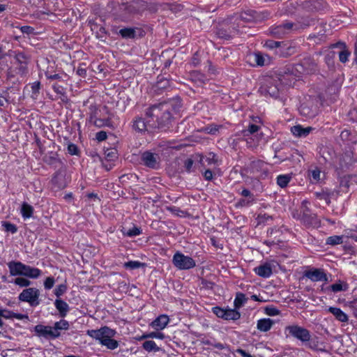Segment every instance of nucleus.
I'll use <instances>...</instances> for the list:
<instances>
[{
  "instance_id": "nucleus-1",
  "label": "nucleus",
  "mask_w": 357,
  "mask_h": 357,
  "mask_svg": "<svg viewBox=\"0 0 357 357\" xmlns=\"http://www.w3.org/2000/svg\"><path fill=\"white\" fill-rule=\"evenodd\" d=\"M8 267L10 275L24 276L16 278L14 280V284L20 287H28L31 284V282L24 277L37 279L41 275L42 273L39 268L26 265L20 261H10L8 264Z\"/></svg>"
},
{
  "instance_id": "nucleus-2",
  "label": "nucleus",
  "mask_w": 357,
  "mask_h": 357,
  "mask_svg": "<svg viewBox=\"0 0 357 357\" xmlns=\"http://www.w3.org/2000/svg\"><path fill=\"white\" fill-rule=\"evenodd\" d=\"M116 333V332L114 330L107 326H103L96 330H88L86 331V334L89 336L98 341L100 344L109 350H114L119 346V342L114 339Z\"/></svg>"
},
{
  "instance_id": "nucleus-3",
  "label": "nucleus",
  "mask_w": 357,
  "mask_h": 357,
  "mask_svg": "<svg viewBox=\"0 0 357 357\" xmlns=\"http://www.w3.org/2000/svg\"><path fill=\"white\" fill-rule=\"evenodd\" d=\"M147 116H154L158 121V126L165 125L170 119L171 114L167 104L153 106L146 112Z\"/></svg>"
},
{
  "instance_id": "nucleus-4",
  "label": "nucleus",
  "mask_w": 357,
  "mask_h": 357,
  "mask_svg": "<svg viewBox=\"0 0 357 357\" xmlns=\"http://www.w3.org/2000/svg\"><path fill=\"white\" fill-rule=\"evenodd\" d=\"M109 121L110 116L105 107L95 108L90 116V122L98 128L109 126Z\"/></svg>"
},
{
  "instance_id": "nucleus-5",
  "label": "nucleus",
  "mask_w": 357,
  "mask_h": 357,
  "mask_svg": "<svg viewBox=\"0 0 357 357\" xmlns=\"http://www.w3.org/2000/svg\"><path fill=\"white\" fill-rule=\"evenodd\" d=\"M40 291L35 287L24 289L18 296L21 302L28 303L30 306L35 307L40 304Z\"/></svg>"
},
{
  "instance_id": "nucleus-6",
  "label": "nucleus",
  "mask_w": 357,
  "mask_h": 357,
  "mask_svg": "<svg viewBox=\"0 0 357 357\" xmlns=\"http://www.w3.org/2000/svg\"><path fill=\"white\" fill-rule=\"evenodd\" d=\"M172 263L178 270H189L196 266V262L192 257L185 256L181 252H176L174 255Z\"/></svg>"
},
{
  "instance_id": "nucleus-7",
  "label": "nucleus",
  "mask_w": 357,
  "mask_h": 357,
  "mask_svg": "<svg viewBox=\"0 0 357 357\" xmlns=\"http://www.w3.org/2000/svg\"><path fill=\"white\" fill-rule=\"evenodd\" d=\"M285 331L288 332L289 335L301 342H305L310 340L311 335L310 332L307 329L298 325L288 326L285 328Z\"/></svg>"
},
{
  "instance_id": "nucleus-8",
  "label": "nucleus",
  "mask_w": 357,
  "mask_h": 357,
  "mask_svg": "<svg viewBox=\"0 0 357 357\" xmlns=\"http://www.w3.org/2000/svg\"><path fill=\"white\" fill-rule=\"evenodd\" d=\"M259 130V127L257 125H250L247 130L243 131V136L246 137L247 144L250 147H255L258 145L259 140L262 137V135H255Z\"/></svg>"
},
{
  "instance_id": "nucleus-9",
  "label": "nucleus",
  "mask_w": 357,
  "mask_h": 357,
  "mask_svg": "<svg viewBox=\"0 0 357 357\" xmlns=\"http://www.w3.org/2000/svg\"><path fill=\"white\" fill-rule=\"evenodd\" d=\"M304 275L312 282L327 281V275L322 269L312 268L305 272Z\"/></svg>"
},
{
  "instance_id": "nucleus-10",
  "label": "nucleus",
  "mask_w": 357,
  "mask_h": 357,
  "mask_svg": "<svg viewBox=\"0 0 357 357\" xmlns=\"http://www.w3.org/2000/svg\"><path fill=\"white\" fill-rule=\"evenodd\" d=\"M34 331L38 337L47 339L57 338V334L54 333L52 326L38 324L34 327Z\"/></svg>"
},
{
  "instance_id": "nucleus-11",
  "label": "nucleus",
  "mask_w": 357,
  "mask_h": 357,
  "mask_svg": "<svg viewBox=\"0 0 357 357\" xmlns=\"http://www.w3.org/2000/svg\"><path fill=\"white\" fill-rule=\"evenodd\" d=\"M169 323V317L166 314H160L150 323L149 326L155 331H161L167 327Z\"/></svg>"
},
{
  "instance_id": "nucleus-12",
  "label": "nucleus",
  "mask_w": 357,
  "mask_h": 357,
  "mask_svg": "<svg viewBox=\"0 0 357 357\" xmlns=\"http://www.w3.org/2000/svg\"><path fill=\"white\" fill-rule=\"evenodd\" d=\"M149 121H146L144 119L139 117L133 122V129L139 132H144L149 130Z\"/></svg>"
},
{
  "instance_id": "nucleus-13",
  "label": "nucleus",
  "mask_w": 357,
  "mask_h": 357,
  "mask_svg": "<svg viewBox=\"0 0 357 357\" xmlns=\"http://www.w3.org/2000/svg\"><path fill=\"white\" fill-rule=\"evenodd\" d=\"M328 311L331 313L337 320L341 322L348 321V316L340 308L336 307H329Z\"/></svg>"
},
{
  "instance_id": "nucleus-14",
  "label": "nucleus",
  "mask_w": 357,
  "mask_h": 357,
  "mask_svg": "<svg viewBox=\"0 0 357 357\" xmlns=\"http://www.w3.org/2000/svg\"><path fill=\"white\" fill-rule=\"evenodd\" d=\"M353 181V177L351 176H345L341 178L340 185L337 189V194L342 195L347 193L350 185V182Z\"/></svg>"
},
{
  "instance_id": "nucleus-15",
  "label": "nucleus",
  "mask_w": 357,
  "mask_h": 357,
  "mask_svg": "<svg viewBox=\"0 0 357 357\" xmlns=\"http://www.w3.org/2000/svg\"><path fill=\"white\" fill-rule=\"evenodd\" d=\"M255 273L262 278H269L272 274V268L269 264H264L254 269Z\"/></svg>"
},
{
  "instance_id": "nucleus-16",
  "label": "nucleus",
  "mask_w": 357,
  "mask_h": 357,
  "mask_svg": "<svg viewBox=\"0 0 357 357\" xmlns=\"http://www.w3.org/2000/svg\"><path fill=\"white\" fill-rule=\"evenodd\" d=\"M250 59L252 60L257 66H263L270 63V57L267 55H262L260 53H255L250 56Z\"/></svg>"
},
{
  "instance_id": "nucleus-17",
  "label": "nucleus",
  "mask_w": 357,
  "mask_h": 357,
  "mask_svg": "<svg viewBox=\"0 0 357 357\" xmlns=\"http://www.w3.org/2000/svg\"><path fill=\"white\" fill-rule=\"evenodd\" d=\"M274 324V321L269 318L261 319L257 321V328L261 332L268 331Z\"/></svg>"
},
{
  "instance_id": "nucleus-18",
  "label": "nucleus",
  "mask_w": 357,
  "mask_h": 357,
  "mask_svg": "<svg viewBox=\"0 0 357 357\" xmlns=\"http://www.w3.org/2000/svg\"><path fill=\"white\" fill-rule=\"evenodd\" d=\"M54 306L59 311L61 317H64L66 316L69 310V306L66 301L57 298L54 301Z\"/></svg>"
},
{
  "instance_id": "nucleus-19",
  "label": "nucleus",
  "mask_w": 357,
  "mask_h": 357,
  "mask_svg": "<svg viewBox=\"0 0 357 357\" xmlns=\"http://www.w3.org/2000/svg\"><path fill=\"white\" fill-rule=\"evenodd\" d=\"M69 323L68 321L65 319H61L59 321L54 323V326H52L54 333L57 334V337H59L61 335V331H67L69 329Z\"/></svg>"
},
{
  "instance_id": "nucleus-20",
  "label": "nucleus",
  "mask_w": 357,
  "mask_h": 357,
  "mask_svg": "<svg viewBox=\"0 0 357 357\" xmlns=\"http://www.w3.org/2000/svg\"><path fill=\"white\" fill-rule=\"evenodd\" d=\"M312 130V128L311 127L303 128L300 125L293 126L291 128L292 134L296 137H305L311 132Z\"/></svg>"
},
{
  "instance_id": "nucleus-21",
  "label": "nucleus",
  "mask_w": 357,
  "mask_h": 357,
  "mask_svg": "<svg viewBox=\"0 0 357 357\" xmlns=\"http://www.w3.org/2000/svg\"><path fill=\"white\" fill-rule=\"evenodd\" d=\"M142 160L145 165L152 168L155 167L158 164L155 155L149 152L143 153Z\"/></svg>"
},
{
  "instance_id": "nucleus-22",
  "label": "nucleus",
  "mask_w": 357,
  "mask_h": 357,
  "mask_svg": "<svg viewBox=\"0 0 357 357\" xmlns=\"http://www.w3.org/2000/svg\"><path fill=\"white\" fill-rule=\"evenodd\" d=\"M142 347L146 351L150 352H158L161 350L160 347H159L157 344L151 340H146L143 342Z\"/></svg>"
},
{
  "instance_id": "nucleus-23",
  "label": "nucleus",
  "mask_w": 357,
  "mask_h": 357,
  "mask_svg": "<svg viewBox=\"0 0 357 357\" xmlns=\"http://www.w3.org/2000/svg\"><path fill=\"white\" fill-rule=\"evenodd\" d=\"M197 159H199V162L202 163V165H213L215 164L217 162V159L215 158V155L211 153L206 157H202L200 155H196L195 156Z\"/></svg>"
},
{
  "instance_id": "nucleus-24",
  "label": "nucleus",
  "mask_w": 357,
  "mask_h": 357,
  "mask_svg": "<svg viewBox=\"0 0 357 357\" xmlns=\"http://www.w3.org/2000/svg\"><path fill=\"white\" fill-rule=\"evenodd\" d=\"M33 213V208L27 203H23L21 208V214L24 219L31 218Z\"/></svg>"
},
{
  "instance_id": "nucleus-25",
  "label": "nucleus",
  "mask_w": 357,
  "mask_h": 357,
  "mask_svg": "<svg viewBox=\"0 0 357 357\" xmlns=\"http://www.w3.org/2000/svg\"><path fill=\"white\" fill-rule=\"evenodd\" d=\"M330 289L333 292L347 291L349 289V285L346 282L339 280L337 282L331 285Z\"/></svg>"
},
{
  "instance_id": "nucleus-26",
  "label": "nucleus",
  "mask_w": 357,
  "mask_h": 357,
  "mask_svg": "<svg viewBox=\"0 0 357 357\" xmlns=\"http://www.w3.org/2000/svg\"><path fill=\"white\" fill-rule=\"evenodd\" d=\"M241 314L238 311L234 309H225V314L224 319L225 320H237L240 318Z\"/></svg>"
},
{
  "instance_id": "nucleus-27",
  "label": "nucleus",
  "mask_w": 357,
  "mask_h": 357,
  "mask_svg": "<svg viewBox=\"0 0 357 357\" xmlns=\"http://www.w3.org/2000/svg\"><path fill=\"white\" fill-rule=\"evenodd\" d=\"M344 236H332L326 239L328 245H335L343 243Z\"/></svg>"
},
{
  "instance_id": "nucleus-28",
  "label": "nucleus",
  "mask_w": 357,
  "mask_h": 357,
  "mask_svg": "<svg viewBox=\"0 0 357 357\" xmlns=\"http://www.w3.org/2000/svg\"><path fill=\"white\" fill-rule=\"evenodd\" d=\"M247 301L245 296L242 293H238L234 299V303L236 308H240Z\"/></svg>"
},
{
  "instance_id": "nucleus-29",
  "label": "nucleus",
  "mask_w": 357,
  "mask_h": 357,
  "mask_svg": "<svg viewBox=\"0 0 357 357\" xmlns=\"http://www.w3.org/2000/svg\"><path fill=\"white\" fill-rule=\"evenodd\" d=\"M291 177L288 175H280L277 178V183L281 188H284L290 181Z\"/></svg>"
},
{
  "instance_id": "nucleus-30",
  "label": "nucleus",
  "mask_w": 357,
  "mask_h": 357,
  "mask_svg": "<svg viewBox=\"0 0 357 357\" xmlns=\"http://www.w3.org/2000/svg\"><path fill=\"white\" fill-rule=\"evenodd\" d=\"M147 339H158L163 340L165 337V335L163 333L160 331H155L149 333H146Z\"/></svg>"
},
{
  "instance_id": "nucleus-31",
  "label": "nucleus",
  "mask_w": 357,
  "mask_h": 357,
  "mask_svg": "<svg viewBox=\"0 0 357 357\" xmlns=\"http://www.w3.org/2000/svg\"><path fill=\"white\" fill-rule=\"evenodd\" d=\"M350 52L347 50L345 47L339 52V59L342 63H346L349 60V57L350 56Z\"/></svg>"
},
{
  "instance_id": "nucleus-32",
  "label": "nucleus",
  "mask_w": 357,
  "mask_h": 357,
  "mask_svg": "<svg viewBox=\"0 0 357 357\" xmlns=\"http://www.w3.org/2000/svg\"><path fill=\"white\" fill-rule=\"evenodd\" d=\"M144 264L138 261H130L124 264V267L130 269H136L143 266Z\"/></svg>"
},
{
  "instance_id": "nucleus-33",
  "label": "nucleus",
  "mask_w": 357,
  "mask_h": 357,
  "mask_svg": "<svg viewBox=\"0 0 357 357\" xmlns=\"http://www.w3.org/2000/svg\"><path fill=\"white\" fill-rule=\"evenodd\" d=\"M141 234V230L139 228L137 227H133L132 229H130L127 231H123V234L125 236L132 237L138 236Z\"/></svg>"
},
{
  "instance_id": "nucleus-34",
  "label": "nucleus",
  "mask_w": 357,
  "mask_h": 357,
  "mask_svg": "<svg viewBox=\"0 0 357 357\" xmlns=\"http://www.w3.org/2000/svg\"><path fill=\"white\" fill-rule=\"evenodd\" d=\"M120 34L123 38H133L135 36V31L132 29H123L120 30Z\"/></svg>"
},
{
  "instance_id": "nucleus-35",
  "label": "nucleus",
  "mask_w": 357,
  "mask_h": 357,
  "mask_svg": "<svg viewBox=\"0 0 357 357\" xmlns=\"http://www.w3.org/2000/svg\"><path fill=\"white\" fill-rule=\"evenodd\" d=\"M315 195L320 200L325 201L327 204H330V202H331V201H330V195H329V194L326 193V192L322 191V192H316Z\"/></svg>"
},
{
  "instance_id": "nucleus-36",
  "label": "nucleus",
  "mask_w": 357,
  "mask_h": 357,
  "mask_svg": "<svg viewBox=\"0 0 357 357\" xmlns=\"http://www.w3.org/2000/svg\"><path fill=\"white\" fill-rule=\"evenodd\" d=\"M66 290H67V287L66 284H59L54 289V294L57 297H60L66 291Z\"/></svg>"
},
{
  "instance_id": "nucleus-37",
  "label": "nucleus",
  "mask_w": 357,
  "mask_h": 357,
  "mask_svg": "<svg viewBox=\"0 0 357 357\" xmlns=\"http://www.w3.org/2000/svg\"><path fill=\"white\" fill-rule=\"evenodd\" d=\"M13 312L6 309H3L0 307V318H5L6 319H13Z\"/></svg>"
},
{
  "instance_id": "nucleus-38",
  "label": "nucleus",
  "mask_w": 357,
  "mask_h": 357,
  "mask_svg": "<svg viewBox=\"0 0 357 357\" xmlns=\"http://www.w3.org/2000/svg\"><path fill=\"white\" fill-rule=\"evenodd\" d=\"M16 61L20 64H26L27 63V58L24 54L19 52L15 56Z\"/></svg>"
},
{
  "instance_id": "nucleus-39",
  "label": "nucleus",
  "mask_w": 357,
  "mask_h": 357,
  "mask_svg": "<svg viewBox=\"0 0 357 357\" xmlns=\"http://www.w3.org/2000/svg\"><path fill=\"white\" fill-rule=\"evenodd\" d=\"M55 280L52 277H47L44 281V287L45 289H50L54 287Z\"/></svg>"
},
{
  "instance_id": "nucleus-40",
  "label": "nucleus",
  "mask_w": 357,
  "mask_h": 357,
  "mask_svg": "<svg viewBox=\"0 0 357 357\" xmlns=\"http://www.w3.org/2000/svg\"><path fill=\"white\" fill-rule=\"evenodd\" d=\"M265 312L269 316H277L280 314V310L273 307H266L265 308Z\"/></svg>"
},
{
  "instance_id": "nucleus-41",
  "label": "nucleus",
  "mask_w": 357,
  "mask_h": 357,
  "mask_svg": "<svg viewBox=\"0 0 357 357\" xmlns=\"http://www.w3.org/2000/svg\"><path fill=\"white\" fill-rule=\"evenodd\" d=\"M213 312L215 314H216L218 317L224 319L225 314V309L214 307H213Z\"/></svg>"
},
{
  "instance_id": "nucleus-42",
  "label": "nucleus",
  "mask_w": 357,
  "mask_h": 357,
  "mask_svg": "<svg viewBox=\"0 0 357 357\" xmlns=\"http://www.w3.org/2000/svg\"><path fill=\"white\" fill-rule=\"evenodd\" d=\"M3 226L4 227L6 231H10L11 233L14 234L17 231V228L15 225L9 223V222H4L3 224Z\"/></svg>"
},
{
  "instance_id": "nucleus-43",
  "label": "nucleus",
  "mask_w": 357,
  "mask_h": 357,
  "mask_svg": "<svg viewBox=\"0 0 357 357\" xmlns=\"http://www.w3.org/2000/svg\"><path fill=\"white\" fill-rule=\"evenodd\" d=\"M321 172L319 169H314L311 171V176L312 180L315 182H317L320 180Z\"/></svg>"
},
{
  "instance_id": "nucleus-44",
  "label": "nucleus",
  "mask_w": 357,
  "mask_h": 357,
  "mask_svg": "<svg viewBox=\"0 0 357 357\" xmlns=\"http://www.w3.org/2000/svg\"><path fill=\"white\" fill-rule=\"evenodd\" d=\"M266 91L272 97H276L278 95V89L275 86H268Z\"/></svg>"
},
{
  "instance_id": "nucleus-45",
  "label": "nucleus",
  "mask_w": 357,
  "mask_h": 357,
  "mask_svg": "<svg viewBox=\"0 0 357 357\" xmlns=\"http://www.w3.org/2000/svg\"><path fill=\"white\" fill-rule=\"evenodd\" d=\"M68 151L71 155H77L78 153V148L74 144H69L68 145Z\"/></svg>"
},
{
  "instance_id": "nucleus-46",
  "label": "nucleus",
  "mask_w": 357,
  "mask_h": 357,
  "mask_svg": "<svg viewBox=\"0 0 357 357\" xmlns=\"http://www.w3.org/2000/svg\"><path fill=\"white\" fill-rule=\"evenodd\" d=\"M20 29L23 33H26L27 35L33 34L34 33V29L29 26H22Z\"/></svg>"
},
{
  "instance_id": "nucleus-47",
  "label": "nucleus",
  "mask_w": 357,
  "mask_h": 357,
  "mask_svg": "<svg viewBox=\"0 0 357 357\" xmlns=\"http://www.w3.org/2000/svg\"><path fill=\"white\" fill-rule=\"evenodd\" d=\"M40 84L39 82H35L31 84V90L33 94H37L39 92Z\"/></svg>"
},
{
  "instance_id": "nucleus-48",
  "label": "nucleus",
  "mask_w": 357,
  "mask_h": 357,
  "mask_svg": "<svg viewBox=\"0 0 357 357\" xmlns=\"http://www.w3.org/2000/svg\"><path fill=\"white\" fill-rule=\"evenodd\" d=\"M107 138V133L104 131H100L96 133V139L98 141L101 142Z\"/></svg>"
},
{
  "instance_id": "nucleus-49",
  "label": "nucleus",
  "mask_w": 357,
  "mask_h": 357,
  "mask_svg": "<svg viewBox=\"0 0 357 357\" xmlns=\"http://www.w3.org/2000/svg\"><path fill=\"white\" fill-rule=\"evenodd\" d=\"M194 160L192 158H188L185 162V167L187 171H190L193 165Z\"/></svg>"
},
{
  "instance_id": "nucleus-50",
  "label": "nucleus",
  "mask_w": 357,
  "mask_h": 357,
  "mask_svg": "<svg viewBox=\"0 0 357 357\" xmlns=\"http://www.w3.org/2000/svg\"><path fill=\"white\" fill-rule=\"evenodd\" d=\"M350 307L352 309L354 316L357 317V301L351 302Z\"/></svg>"
},
{
  "instance_id": "nucleus-51",
  "label": "nucleus",
  "mask_w": 357,
  "mask_h": 357,
  "mask_svg": "<svg viewBox=\"0 0 357 357\" xmlns=\"http://www.w3.org/2000/svg\"><path fill=\"white\" fill-rule=\"evenodd\" d=\"M13 318H15L18 320H22L24 319L28 318V317L22 314L13 312Z\"/></svg>"
},
{
  "instance_id": "nucleus-52",
  "label": "nucleus",
  "mask_w": 357,
  "mask_h": 357,
  "mask_svg": "<svg viewBox=\"0 0 357 357\" xmlns=\"http://www.w3.org/2000/svg\"><path fill=\"white\" fill-rule=\"evenodd\" d=\"M169 210L172 211V213L178 215V216H183L184 214V212L179 210L176 208H169Z\"/></svg>"
},
{
  "instance_id": "nucleus-53",
  "label": "nucleus",
  "mask_w": 357,
  "mask_h": 357,
  "mask_svg": "<svg viewBox=\"0 0 357 357\" xmlns=\"http://www.w3.org/2000/svg\"><path fill=\"white\" fill-rule=\"evenodd\" d=\"M204 176L206 180H211L213 178V173L211 170L207 169L204 172Z\"/></svg>"
},
{
  "instance_id": "nucleus-54",
  "label": "nucleus",
  "mask_w": 357,
  "mask_h": 357,
  "mask_svg": "<svg viewBox=\"0 0 357 357\" xmlns=\"http://www.w3.org/2000/svg\"><path fill=\"white\" fill-rule=\"evenodd\" d=\"M251 298L253 300V301H259V302H266V299H264L263 298H260L259 296H257V295H252L251 296Z\"/></svg>"
},
{
  "instance_id": "nucleus-55",
  "label": "nucleus",
  "mask_w": 357,
  "mask_h": 357,
  "mask_svg": "<svg viewBox=\"0 0 357 357\" xmlns=\"http://www.w3.org/2000/svg\"><path fill=\"white\" fill-rule=\"evenodd\" d=\"M77 73L80 76H85L86 75V70L84 68H79L77 70Z\"/></svg>"
},
{
  "instance_id": "nucleus-56",
  "label": "nucleus",
  "mask_w": 357,
  "mask_h": 357,
  "mask_svg": "<svg viewBox=\"0 0 357 357\" xmlns=\"http://www.w3.org/2000/svg\"><path fill=\"white\" fill-rule=\"evenodd\" d=\"M146 339H147V337H146V333H143L140 336L135 337V340H137V341H142V340H146Z\"/></svg>"
},
{
  "instance_id": "nucleus-57",
  "label": "nucleus",
  "mask_w": 357,
  "mask_h": 357,
  "mask_svg": "<svg viewBox=\"0 0 357 357\" xmlns=\"http://www.w3.org/2000/svg\"><path fill=\"white\" fill-rule=\"evenodd\" d=\"M213 347H215L218 349H220V350L225 349V346L222 343H215V344H213Z\"/></svg>"
},
{
  "instance_id": "nucleus-58",
  "label": "nucleus",
  "mask_w": 357,
  "mask_h": 357,
  "mask_svg": "<svg viewBox=\"0 0 357 357\" xmlns=\"http://www.w3.org/2000/svg\"><path fill=\"white\" fill-rule=\"evenodd\" d=\"M238 353L240 354L241 356L244 357H252L250 354H247L244 350L243 349H238Z\"/></svg>"
},
{
  "instance_id": "nucleus-59",
  "label": "nucleus",
  "mask_w": 357,
  "mask_h": 357,
  "mask_svg": "<svg viewBox=\"0 0 357 357\" xmlns=\"http://www.w3.org/2000/svg\"><path fill=\"white\" fill-rule=\"evenodd\" d=\"M206 130H207V132H208V133H212V134H213V133H215V132L218 130V128H217V127H216V126H215L214 128H210V129H209L208 128H206Z\"/></svg>"
},
{
  "instance_id": "nucleus-60",
  "label": "nucleus",
  "mask_w": 357,
  "mask_h": 357,
  "mask_svg": "<svg viewBox=\"0 0 357 357\" xmlns=\"http://www.w3.org/2000/svg\"><path fill=\"white\" fill-rule=\"evenodd\" d=\"M241 194L244 197H248V196H250V192L248 190L245 189L242 191Z\"/></svg>"
},
{
  "instance_id": "nucleus-61",
  "label": "nucleus",
  "mask_w": 357,
  "mask_h": 357,
  "mask_svg": "<svg viewBox=\"0 0 357 357\" xmlns=\"http://www.w3.org/2000/svg\"><path fill=\"white\" fill-rule=\"evenodd\" d=\"M60 77L58 74H54V75H50L48 77L49 79H59Z\"/></svg>"
},
{
  "instance_id": "nucleus-62",
  "label": "nucleus",
  "mask_w": 357,
  "mask_h": 357,
  "mask_svg": "<svg viewBox=\"0 0 357 357\" xmlns=\"http://www.w3.org/2000/svg\"><path fill=\"white\" fill-rule=\"evenodd\" d=\"M6 10V6L5 5H3V4H0V13Z\"/></svg>"
},
{
  "instance_id": "nucleus-63",
  "label": "nucleus",
  "mask_w": 357,
  "mask_h": 357,
  "mask_svg": "<svg viewBox=\"0 0 357 357\" xmlns=\"http://www.w3.org/2000/svg\"><path fill=\"white\" fill-rule=\"evenodd\" d=\"M285 26H287L288 29H290V28H291L292 24H285Z\"/></svg>"
},
{
  "instance_id": "nucleus-64",
  "label": "nucleus",
  "mask_w": 357,
  "mask_h": 357,
  "mask_svg": "<svg viewBox=\"0 0 357 357\" xmlns=\"http://www.w3.org/2000/svg\"><path fill=\"white\" fill-rule=\"evenodd\" d=\"M353 181H356L357 183V176H352Z\"/></svg>"
}]
</instances>
